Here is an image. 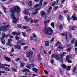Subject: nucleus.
Wrapping results in <instances>:
<instances>
[{"instance_id": "43", "label": "nucleus", "mask_w": 77, "mask_h": 77, "mask_svg": "<svg viewBox=\"0 0 77 77\" xmlns=\"http://www.w3.org/2000/svg\"><path fill=\"white\" fill-rule=\"evenodd\" d=\"M34 21L35 23H38L39 22V20H34Z\"/></svg>"}, {"instance_id": "27", "label": "nucleus", "mask_w": 77, "mask_h": 77, "mask_svg": "<svg viewBox=\"0 0 77 77\" xmlns=\"http://www.w3.org/2000/svg\"><path fill=\"white\" fill-rule=\"evenodd\" d=\"M52 9V7L51 6H50L49 7V10H48L47 11V12H48V14L49 13V12H50V10H51V9Z\"/></svg>"}, {"instance_id": "39", "label": "nucleus", "mask_w": 77, "mask_h": 77, "mask_svg": "<svg viewBox=\"0 0 77 77\" xmlns=\"http://www.w3.org/2000/svg\"><path fill=\"white\" fill-rule=\"evenodd\" d=\"M1 73H3V74H5V73H6V72L4 71H0V75H1Z\"/></svg>"}, {"instance_id": "44", "label": "nucleus", "mask_w": 77, "mask_h": 77, "mask_svg": "<svg viewBox=\"0 0 77 77\" xmlns=\"http://www.w3.org/2000/svg\"><path fill=\"white\" fill-rule=\"evenodd\" d=\"M58 8V6H56L54 8V11H56L57 9Z\"/></svg>"}, {"instance_id": "51", "label": "nucleus", "mask_w": 77, "mask_h": 77, "mask_svg": "<svg viewBox=\"0 0 77 77\" xmlns=\"http://www.w3.org/2000/svg\"><path fill=\"white\" fill-rule=\"evenodd\" d=\"M76 71V67H75L73 69V72H75Z\"/></svg>"}, {"instance_id": "53", "label": "nucleus", "mask_w": 77, "mask_h": 77, "mask_svg": "<svg viewBox=\"0 0 77 77\" xmlns=\"http://www.w3.org/2000/svg\"><path fill=\"white\" fill-rule=\"evenodd\" d=\"M26 43H22L20 45L22 46L23 45H25L26 44Z\"/></svg>"}, {"instance_id": "2", "label": "nucleus", "mask_w": 77, "mask_h": 77, "mask_svg": "<svg viewBox=\"0 0 77 77\" xmlns=\"http://www.w3.org/2000/svg\"><path fill=\"white\" fill-rule=\"evenodd\" d=\"M49 22H50V20H49L47 21L45 20L44 21V24L45 25L44 28V32L46 35H51L53 33V31L51 28L47 27V24Z\"/></svg>"}, {"instance_id": "42", "label": "nucleus", "mask_w": 77, "mask_h": 77, "mask_svg": "<svg viewBox=\"0 0 77 77\" xmlns=\"http://www.w3.org/2000/svg\"><path fill=\"white\" fill-rule=\"evenodd\" d=\"M55 4H56V2L54 1L52 3L51 5L53 6H54V5H55Z\"/></svg>"}, {"instance_id": "41", "label": "nucleus", "mask_w": 77, "mask_h": 77, "mask_svg": "<svg viewBox=\"0 0 77 77\" xmlns=\"http://www.w3.org/2000/svg\"><path fill=\"white\" fill-rule=\"evenodd\" d=\"M31 20H32V18L30 17L27 19V22H29V21H31Z\"/></svg>"}, {"instance_id": "35", "label": "nucleus", "mask_w": 77, "mask_h": 77, "mask_svg": "<svg viewBox=\"0 0 77 77\" xmlns=\"http://www.w3.org/2000/svg\"><path fill=\"white\" fill-rule=\"evenodd\" d=\"M15 38H16V40H17V41H18L20 39V38H19V37H18V35H16V36Z\"/></svg>"}, {"instance_id": "19", "label": "nucleus", "mask_w": 77, "mask_h": 77, "mask_svg": "<svg viewBox=\"0 0 77 77\" xmlns=\"http://www.w3.org/2000/svg\"><path fill=\"white\" fill-rule=\"evenodd\" d=\"M30 39L31 40H33V41H35L36 39V38L35 37H33L32 36H31L30 37Z\"/></svg>"}, {"instance_id": "62", "label": "nucleus", "mask_w": 77, "mask_h": 77, "mask_svg": "<svg viewBox=\"0 0 77 77\" xmlns=\"http://www.w3.org/2000/svg\"><path fill=\"white\" fill-rule=\"evenodd\" d=\"M59 19H61V18H62V16L61 15H60L59 16Z\"/></svg>"}, {"instance_id": "61", "label": "nucleus", "mask_w": 77, "mask_h": 77, "mask_svg": "<svg viewBox=\"0 0 77 77\" xmlns=\"http://www.w3.org/2000/svg\"><path fill=\"white\" fill-rule=\"evenodd\" d=\"M13 71H17V69L14 68H13Z\"/></svg>"}, {"instance_id": "20", "label": "nucleus", "mask_w": 77, "mask_h": 77, "mask_svg": "<svg viewBox=\"0 0 77 77\" xmlns=\"http://www.w3.org/2000/svg\"><path fill=\"white\" fill-rule=\"evenodd\" d=\"M22 71L23 72H25L26 71H27L28 72H30V70H29L28 69H23V70H22Z\"/></svg>"}, {"instance_id": "7", "label": "nucleus", "mask_w": 77, "mask_h": 77, "mask_svg": "<svg viewBox=\"0 0 77 77\" xmlns=\"http://www.w3.org/2000/svg\"><path fill=\"white\" fill-rule=\"evenodd\" d=\"M0 68H4L5 66H8L9 67L10 65H8V64H2L0 63Z\"/></svg>"}, {"instance_id": "18", "label": "nucleus", "mask_w": 77, "mask_h": 77, "mask_svg": "<svg viewBox=\"0 0 77 77\" xmlns=\"http://www.w3.org/2000/svg\"><path fill=\"white\" fill-rule=\"evenodd\" d=\"M40 13L41 14V15L42 16V17H43L44 15H45V12L43 11H41Z\"/></svg>"}, {"instance_id": "8", "label": "nucleus", "mask_w": 77, "mask_h": 77, "mask_svg": "<svg viewBox=\"0 0 77 77\" xmlns=\"http://www.w3.org/2000/svg\"><path fill=\"white\" fill-rule=\"evenodd\" d=\"M69 58H70V57H69V56H67L66 57L67 61H68V63H71V62H72V61H71V60L69 59Z\"/></svg>"}, {"instance_id": "32", "label": "nucleus", "mask_w": 77, "mask_h": 77, "mask_svg": "<svg viewBox=\"0 0 77 77\" xmlns=\"http://www.w3.org/2000/svg\"><path fill=\"white\" fill-rule=\"evenodd\" d=\"M58 45H61V43L59 42V41H58L56 43V46H57Z\"/></svg>"}, {"instance_id": "14", "label": "nucleus", "mask_w": 77, "mask_h": 77, "mask_svg": "<svg viewBox=\"0 0 77 77\" xmlns=\"http://www.w3.org/2000/svg\"><path fill=\"white\" fill-rule=\"evenodd\" d=\"M72 18L73 20H77V17H75V15L74 14L72 16Z\"/></svg>"}, {"instance_id": "54", "label": "nucleus", "mask_w": 77, "mask_h": 77, "mask_svg": "<svg viewBox=\"0 0 77 77\" xmlns=\"http://www.w3.org/2000/svg\"><path fill=\"white\" fill-rule=\"evenodd\" d=\"M20 66H21V67L24 66V64L23 63H21L20 64Z\"/></svg>"}, {"instance_id": "50", "label": "nucleus", "mask_w": 77, "mask_h": 77, "mask_svg": "<svg viewBox=\"0 0 77 77\" xmlns=\"http://www.w3.org/2000/svg\"><path fill=\"white\" fill-rule=\"evenodd\" d=\"M26 33L24 32H22V35L23 36H26Z\"/></svg>"}, {"instance_id": "60", "label": "nucleus", "mask_w": 77, "mask_h": 77, "mask_svg": "<svg viewBox=\"0 0 77 77\" xmlns=\"http://www.w3.org/2000/svg\"><path fill=\"white\" fill-rule=\"evenodd\" d=\"M26 67L27 68H29V69H30L31 68V67H30V66H26Z\"/></svg>"}, {"instance_id": "64", "label": "nucleus", "mask_w": 77, "mask_h": 77, "mask_svg": "<svg viewBox=\"0 0 77 77\" xmlns=\"http://www.w3.org/2000/svg\"><path fill=\"white\" fill-rule=\"evenodd\" d=\"M67 50L68 51H69L71 50V48H68Z\"/></svg>"}, {"instance_id": "59", "label": "nucleus", "mask_w": 77, "mask_h": 77, "mask_svg": "<svg viewBox=\"0 0 77 77\" xmlns=\"http://www.w3.org/2000/svg\"><path fill=\"white\" fill-rule=\"evenodd\" d=\"M67 12H68V10H65L63 12L64 14H66V13H67Z\"/></svg>"}, {"instance_id": "11", "label": "nucleus", "mask_w": 77, "mask_h": 77, "mask_svg": "<svg viewBox=\"0 0 77 77\" xmlns=\"http://www.w3.org/2000/svg\"><path fill=\"white\" fill-rule=\"evenodd\" d=\"M49 44L50 43H49V42L46 41L45 42V45L46 47H48V46H49Z\"/></svg>"}, {"instance_id": "22", "label": "nucleus", "mask_w": 77, "mask_h": 77, "mask_svg": "<svg viewBox=\"0 0 77 77\" xmlns=\"http://www.w3.org/2000/svg\"><path fill=\"white\" fill-rule=\"evenodd\" d=\"M51 26H52V27L54 29V22H52L51 24Z\"/></svg>"}, {"instance_id": "52", "label": "nucleus", "mask_w": 77, "mask_h": 77, "mask_svg": "<svg viewBox=\"0 0 77 77\" xmlns=\"http://www.w3.org/2000/svg\"><path fill=\"white\" fill-rule=\"evenodd\" d=\"M32 35L34 37H35V38H36V34L35 33H33L32 34Z\"/></svg>"}, {"instance_id": "38", "label": "nucleus", "mask_w": 77, "mask_h": 77, "mask_svg": "<svg viewBox=\"0 0 77 77\" xmlns=\"http://www.w3.org/2000/svg\"><path fill=\"white\" fill-rule=\"evenodd\" d=\"M4 69L6 70V71H9V68L8 67H5L4 68Z\"/></svg>"}, {"instance_id": "4", "label": "nucleus", "mask_w": 77, "mask_h": 77, "mask_svg": "<svg viewBox=\"0 0 77 77\" xmlns=\"http://www.w3.org/2000/svg\"><path fill=\"white\" fill-rule=\"evenodd\" d=\"M51 57L52 58H55L56 59V60H59L60 58V55H57V54H53L51 55Z\"/></svg>"}, {"instance_id": "23", "label": "nucleus", "mask_w": 77, "mask_h": 77, "mask_svg": "<svg viewBox=\"0 0 77 77\" xmlns=\"http://www.w3.org/2000/svg\"><path fill=\"white\" fill-rule=\"evenodd\" d=\"M38 59L39 60H41V59H42V58H41V55H40V54H38Z\"/></svg>"}, {"instance_id": "6", "label": "nucleus", "mask_w": 77, "mask_h": 77, "mask_svg": "<svg viewBox=\"0 0 77 77\" xmlns=\"http://www.w3.org/2000/svg\"><path fill=\"white\" fill-rule=\"evenodd\" d=\"M40 9H41V8H36L35 9V11H36L33 13H32L33 15H36V14H38V11L39 10H40Z\"/></svg>"}, {"instance_id": "3", "label": "nucleus", "mask_w": 77, "mask_h": 77, "mask_svg": "<svg viewBox=\"0 0 77 77\" xmlns=\"http://www.w3.org/2000/svg\"><path fill=\"white\" fill-rule=\"evenodd\" d=\"M9 24H8L4 26L0 27V30L2 32H5V31L6 30V28H8L9 27ZM0 33H1V32H0Z\"/></svg>"}, {"instance_id": "31", "label": "nucleus", "mask_w": 77, "mask_h": 77, "mask_svg": "<svg viewBox=\"0 0 77 77\" xmlns=\"http://www.w3.org/2000/svg\"><path fill=\"white\" fill-rule=\"evenodd\" d=\"M23 12L25 15L26 14H29V12H28V11L26 10H24Z\"/></svg>"}, {"instance_id": "57", "label": "nucleus", "mask_w": 77, "mask_h": 77, "mask_svg": "<svg viewBox=\"0 0 77 77\" xmlns=\"http://www.w3.org/2000/svg\"><path fill=\"white\" fill-rule=\"evenodd\" d=\"M44 71L45 73V74H48V72H47V70H44Z\"/></svg>"}, {"instance_id": "24", "label": "nucleus", "mask_w": 77, "mask_h": 77, "mask_svg": "<svg viewBox=\"0 0 77 77\" xmlns=\"http://www.w3.org/2000/svg\"><path fill=\"white\" fill-rule=\"evenodd\" d=\"M2 7L3 8L4 12H5V13H6V7L4 6H2Z\"/></svg>"}, {"instance_id": "30", "label": "nucleus", "mask_w": 77, "mask_h": 77, "mask_svg": "<svg viewBox=\"0 0 77 77\" xmlns=\"http://www.w3.org/2000/svg\"><path fill=\"white\" fill-rule=\"evenodd\" d=\"M32 70H33L34 71H35V72H37V71H38V69L35 68H33Z\"/></svg>"}, {"instance_id": "1", "label": "nucleus", "mask_w": 77, "mask_h": 77, "mask_svg": "<svg viewBox=\"0 0 77 77\" xmlns=\"http://www.w3.org/2000/svg\"><path fill=\"white\" fill-rule=\"evenodd\" d=\"M21 11V8L20 7L16 6L13 7L11 8V10L10 11V12H11L12 14H11V17L13 19V23H16L18 20L15 17V15H14V13L15 12H20Z\"/></svg>"}, {"instance_id": "55", "label": "nucleus", "mask_w": 77, "mask_h": 77, "mask_svg": "<svg viewBox=\"0 0 77 77\" xmlns=\"http://www.w3.org/2000/svg\"><path fill=\"white\" fill-rule=\"evenodd\" d=\"M27 18H28V17L27 16H26L24 17V19L25 20H27Z\"/></svg>"}, {"instance_id": "15", "label": "nucleus", "mask_w": 77, "mask_h": 77, "mask_svg": "<svg viewBox=\"0 0 77 77\" xmlns=\"http://www.w3.org/2000/svg\"><path fill=\"white\" fill-rule=\"evenodd\" d=\"M59 49H60V50H62V49H63V48L62 47V46H59L58 47V48H57V50L58 51H60V50Z\"/></svg>"}, {"instance_id": "34", "label": "nucleus", "mask_w": 77, "mask_h": 77, "mask_svg": "<svg viewBox=\"0 0 77 77\" xmlns=\"http://www.w3.org/2000/svg\"><path fill=\"white\" fill-rule=\"evenodd\" d=\"M2 36L3 38H5V37H6V35H5V33H3L2 34Z\"/></svg>"}, {"instance_id": "9", "label": "nucleus", "mask_w": 77, "mask_h": 77, "mask_svg": "<svg viewBox=\"0 0 77 77\" xmlns=\"http://www.w3.org/2000/svg\"><path fill=\"white\" fill-rule=\"evenodd\" d=\"M75 41V47L77 46V41L75 39L72 40L71 41V44H74V41Z\"/></svg>"}, {"instance_id": "56", "label": "nucleus", "mask_w": 77, "mask_h": 77, "mask_svg": "<svg viewBox=\"0 0 77 77\" xmlns=\"http://www.w3.org/2000/svg\"><path fill=\"white\" fill-rule=\"evenodd\" d=\"M75 28V26H73L72 27L70 28V30H72L73 29Z\"/></svg>"}, {"instance_id": "63", "label": "nucleus", "mask_w": 77, "mask_h": 77, "mask_svg": "<svg viewBox=\"0 0 77 77\" xmlns=\"http://www.w3.org/2000/svg\"><path fill=\"white\" fill-rule=\"evenodd\" d=\"M68 34V32H66V39H67V34Z\"/></svg>"}, {"instance_id": "26", "label": "nucleus", "mask_w": 77, "mask_h": 77, "mask_svg": "<svg viewBox=\"0 0 77 77\" xmlns=\"http://www.w3.org/2000/svg\"><path fill=\"white\" fill-rule=\"evenodd\" d=\"M67 18L68 21H70V17L69 15L67 16Z\"/></svg>"}, {"instance_id": "48", "label": "nucleus", "mask_w": 77, "mask_h": 77, "mask_svg": "<svg viewBox=\"0 0 77 77\" xmlns=\"http://www.w3.org/2000/svg\"><path fill=\"white\" fill-rule=\"evenodd\" d=\"M54 62V60H51V63H53Z\"/></svg>"}, {"instance_id": "49", "label": "nucleus", "mask_w": 77, "mask_h": 77, "mask_svg": "<svg viewBox=\"0 0 77 77\" xmlns=\"http://www.w3.org/2000/svg\"><path fill=\"white\" fill-rule=\"evenodd\" d=\"M20 58H17L15 60V61H16V62H17L18 61V60H20Z\"/></svg>"}, {"instance_id": "58", "label": "nucleus", "mask_w": 77, "mask_h": 77, "mask_svg": "<svg viewBox=\"0 0 77 77\" xmlns=\"http://www.w3.org/2000/svg\"><path fill=\"white\" fill-rule=\"evenodd\" d=\"M34 21H33V19H32L30 21V23H33Z\"/></svg>"}, {"instance_id": "47", "label": "nucleus", "mask_w": 77, "mask_h": 77, "mask_svg": "<svg viewBox=\"0 0 77 77\" xmlns=\"http://www.w3.org/2000/svg\"><path fill=\"white\" fill-rule=\"evenodd\" d=\"M29 53L30 55H31V56H32V55H33V51H31L29 52Z\"/></svg>"}, {"instance_id": "45", "label": "nucleus", "mask_w": 77, "mask_h": 77, "mask_svg": "<svg viewBox=\"0 0 77 77\" xmlns=\"http://www.w3.org/2000/svg\"><path fill=\"white\" fill-rule=\"evenodd\" d=\"M24 29H28L29 27L27 26H24L23 27Z\"/></svg>"}, {"instance_id": "36", "label": "nucleus", "mask_w": 77, "mask_h": 77, "mask_svg": "<svg viewBox=\"0 0 77 77\" xmlns=\"http://www.w3.org/2000/svg\"><path fill=\"white\" fill-rule=\"evenodd\" d=\"M30 66H32V67H34L35 65V64L32 63V64H29Z\"/></svg>"}, {"instance_id": "13", "label": "nucleus", "mask_w": 77, "mask_h": 77, "mask_svg": "<svg viewBox=\"0 0 77 77\" xmlns=\"http://www.w3.org/2000/svg\"><path fill=\"white\" fill-rule=\"evenodd\" d=\"M66 54V52H63L62 54H60V55L61 57V60H63V56L65 55Z\"/></svg>"}, {"instance_id": "33", "label": "nucleus", "mask_w": 77, "mask_h": 77, "mask_svg": "<svg viewBox=\"0 0 77 77\" xmlns=\"http://www.w3.org/2000/svg\"><path fill=\"white\" fill-rule=\"evenodd\" d=\"M70 68H71V66H68V68H66V70H67L68 71H70Z\"/></svg>"}, {"instance_id": "12", "label": "nucleus", "mask_w": 77, "mask_h": 77, "mask_svg": "<svg viewBox=\"0 0 77 77\" xmlns=\"http://www.w3.org/2000/svg\"><path fill=\"white\" fill-rule=\"evenodd\" d=\"M4 58L7 61V62H11V58L6 57H4Z\"/></svg>"}, {"instance_id": "16", "label": "nucleus", "mask_w": 77, "mask_h": 77, "mask_svg": "<svg viewBox=\"0 0 77 77\" xmlns=\"http://www.w3.org/2000/svg\"><path fill=\"white\" fill-rule=\"evenodd\" d=\"M12 41V39H9L8 41V45H11V42Z\"/></svg>"}, {"instance_id": "28", "label": "nucleus", "mask_w": 77, "mask_h": 77, "mask_svg": "<svg viewBox=\"0 0 77 77\" xmlns=\"http://www.w3.org/2000/svg\"><path fill=\"white\" fill-rule=\"evenodd\" d=\"M30 56V54H29V52H28L26 54V57H29Z\"/></svg>"}, {"instance_id": "37", "label": "nucleus", "mask_w": 77, "mask_h": 77, "mask_svg": "<svg viewBox=\"0 0 77 77\" xmlns=\"http://www.w3.org/2000/svg\"><path fill=\"white\" fill-rule=\"evenodd\" d=\"M12 33L13 35H16L17 34V32H12Z\"/></svg>"}, {"instance_id": "40", "label": "nucleus", "mask_w": 77, "mask_h": 77, "mask_svg": "<svg viewBox=\"0 0 77 77\" xmlns=\"http://www.w3.org/2000/svg\"><path fill=\"white\" fill-rule=\"evenodd\" d=\"M54 40V38L53 37H52L50 41V42H51V43H52V42H53Z\"/></svg>"}, {"instance_id": "5", "label": "nucleus", "mask_w": 77, "mask_h": 77, "mask_svg": "<svg viewBox=\"0 0 77 77\" xmlns=\"http://www.w3.org/2000/svg\"><path fill=\"white\" fill-rule=\"evenodd\" d=\"M43 0H41L39 5H35L34 6V8H38V7H39V6H41V5H42V1H43Z\"/></svg>"}, {"instance_id": "21", "label": "nucleus", "mask_w": 77, "mask_h": 77, "mask_svg": "<svg viewBox=\"0 0 77 77\" xmlns=\"http://www.w3.org/2000/svg\"><path fill=\"white\" fill-rule=\"evenodd\" d=\"M61 66L63 68H66L67 67L64 64H62L61 65Z\"/></svg>"}, {"instance_id": "10", "label": "nucleus", "mask_w": 77, "mask_h": 77, "mask_svg": "<svg viewBox=\"0 0 77 77\" xmlns=\"http://www.w3.org/2000/svg\"><path fill=\"white\" fill-rule=\"evenodd\" d=\"M14 48L16 49L17 48L18 50H20L21 49V46H19L18 45H17L14 46Z\"/></svg>"}, {"instance_id": "29", "label": "nucleus", "mask_w": 77, "mask_h": 77, "mask_svg": "<svg viewBox=\"0 0 77 77\" xmlns=\"http://www.w3.org/2000/svg\"><path fill=\"white\" fill-rule=\"evenodd\" d=\"M28 5L29 6H31L32 5V1H30L29 2Z\"/></svg>"}, {"instance_id": "25", "label": "nucleus", "mask_w": 77, "mask_h": 77, "mask_svg": "<svg viewBox=\"0 0 77 77\" xmlns=\"http://www.w3.org/2000/svg\"><path fill=\"white\" fill-rule=\"evenodd\" d=\"M59 27L60 30H62L63 29V28L62 27V25L60 24L59 26Z\"/></svg>"}, {"instance_id": "46", "label": "nucleus", "mask_w": 77, "mask_h": 77, "mask_svg": "<svg viewBox=\"0 0 77 77\" xmlns=\"http://www.w3.org/2000/svg\"><path fill=\"white\" fill-rule=\"evenodd\" d=\"M28 48V46H26L24 47V50H27V48Z\"/></svg>"}, {"instance_id": "17", "label": "nucleus", "mask_w": 77, "mask_h": 77, "mask_svg": "<svg viewBox=\"0 0 77 77\" xmlns=\"http://www.w3.org/2000/svg\"><path fill=\"white\" fill-rule=\"evenodd\" d=\"M0 40H1V42L2 44H4L5 43V40L2 38H0Z\"/></svg>"}]
</instances>
